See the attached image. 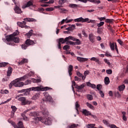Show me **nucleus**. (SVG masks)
I'll return each instance as SVG.
<instances>
[{
    "instance_id": "1",
    "label": "nucleus",
    "mask_w": 128,
    "mask_h": 128,
    "mask_svg": "<svg viewBox=\"0 0 128 128\" xmlns=\"http://www.w3.org/2000/svg\"><path fill=\"white\" fill-rule=\"evenodd\" d=\"M18 34H20V32L16 30L12 34L6 36L5 38H2V40L9 46H16L15 44H18L20 42V38L16 37V36H18Z\"/></svg>"
},
{
    "instance_id": "2",
    "label": "nucleus",
    "mask_w": 128,
    "mask_h": 128,
    "mask_svg": "<svg viewBox=\"0 0 128 128\" xmlns=\"http://www.w3.org/2000/svg\"><path fill=\"white\" fill-rule=\"evenodd\" d=\"M41 112L43 116H44V117H41L40 118V122L44 124H46V126H50L52 124V120L50 118L48 117H46V116L48 114V110L46 108H42Z\"/></svg>"
},
{
    "instance_id": "3",
    "label": "nucleus",
    "mask_w": 128,
    "mask_h": 128,
    "mask_svg": "<svg viewBox=\"0 0 128 128\" xmlns=\"http://www.w3.org/2000/svg\"><path fill=\"white\" fill-rule=\"evenodd\" d=\"M52 90V88L48 86L44 88L36 86L22 90H20V92H31V90H32L33 92H44V90Z\"/></svg>"
},
{
    "instance_id": "4",
    "label": "nucleus",
    "mask_w": 128,
    "mask_h": 128,
    "mask_svg": "<svg viewBox=\"0 0 128 128\" xmlns=\"http://www.w3.org/2000/svg\"><path fill=\"white\" fill-rule=\"evenodd\" d=\"M26 76H22L20 78H16L10 84H9V88H12V86L18 88H22V86H24V82H20L21 80H26Z\"/></svg>"
},
{
    "instance_id": "5",
    "label": "nucleus",
    "mask_w": 128,
    "mask_h": 128,
    "mask_svg": "<svg viewBox=\"0 0 128 128\" xmlns=\"http://www.w3.org/2000/svg\"><path fill=\"white\" fill-rule=\"evenodd\" d=\"M68 38H68V40L66 42V44H70L71 46H80L82 44V42L80 40L72 36H69Z\"/></svg>"
},
{
    "instance_id": "6",
    "label": "nucleus",
    "mask_w": 128,
    "mask_h": 128,
    "mask_svg": "<svg viewBox=\"0 0 128 128\" xmlns=\"http://www.w3.org/2000/svg\"><path fill=\"white\" fill-rule=\"evenodd\" d=\"M24 21H22V22H17V24L18 26H20V28H28V26H26V22H36V19L34 18H24Z\"/></svg>"
},
{
    "instance_id": "7",
    "label": "nucleus",
    "mask_w": 128,
    "mask_h": 128,
    "mask_svg": "<svg viewBox=\"0 0 128 128\" xmlns=\"http://www.w3.org/2000/svg\"><path fill=\"white\" fill-rule=\"evenodd\" d=\"M36 44V41L34 42L32 40L28 39L25 42V44L22 45V50H26V48H28V46H33V44Z\"/></svg>"
},
{
    "instance_id": "8",
    "label": "nucleus",
    "mask_w": 128,
    "mask_h": 128,
    "mask_svg": "<svg viewBox=\"0 0 128 128\" xmlns=\"http://www.w3.org/2000/svg\"><path fill=\"white\" fill-rule=\"evenodd\" d=\"M18 100H19V102H21L22 106H26V104H30V103L32 102L28 100H26V99L24 97L19 98H18Z\"/></svg>"
},
{
    "instance_id": "9",
    "label": "nucleus",
    "mask_w": 128,
    "mask_h": 128,
    "mask_svg": "<svg viewBox=\"0 0 128 128\" xmlns=\"http://www.w3.org/2000/svg\"><path fill=\"white\" fill-rule=\"evenodd\" d=\"M45 96V100L46 102H53L54 100H52V98L48 94L46 93L44 94Z\"/></svg>"
},
{
    "instance_id": "10",
    "label": "nucleus",
    "mask_w": 128,
    "mask_h": 128,
    "mask_svg": "<svg viewBox=\"0 0 128 128\" xmlns=\"http://www.w3.org/2000/svg\"><path fill=\"white\" fill-rule=\"evenodd\" d=\"M69 38H72L71 37H66L64 39V38H60L58 39V42L60 44H64L68 40Z\"/></svg>"
},
{
    "instance_id": "11",
    "label": "nucleus",
    "mask_w": 128,
    "mask_h": 128,
    "mask_svg": "<svg viewBox=\"0 0 128 128\" xmlns=\"http://www.w3.org/2000/svg\"><path fill=\"white\" fill-rule=\"evenodd\" d=\"M14 128H26L24 126V124L22 121H20L18 124H14Z\"/></svg>"
},
{
    "instance_id": "12",
    "label": "nucleus",
    "mask_w": 128,
    "mask_h": 128,
    "mask_svg": "<svg viewBox=\"0 0 128 128\" xmlns=\"http://www.w3.org/2000/svg\"><path fill=\"white\" fill-rule=\"evenodd\" d=\"M14 10L16 14H20L22 13V10L20 8V7L18 6V5L16 6L15 8H14Z\"/></svg>"
},
{
    "instance_id": "13",
    "label": "nucleus",
    "mask_w": 128,
    "mask_h": 128,
    "mask_svg": "<svg viewBox=\"0 0 128 128\" xmlns=\"http://www.w3.org/2000/svg\"><path fill=\"white\" fill-rule=\"evenodd\" d=\"M88 38L89 40L92 42V44H94V40H96V36H94V34H90L88 36Z\"/></svg>"
},
{
    "instance_id": "14",
    "label": "nucleus",
    "mask_w": 128,
    "mask_h": 128,
    "mask_svg": "<svg viewBox=\"0 0 128 128\" xmlns=\"http://www.w3.org/2000/svg\"><path fill=\"white\" fill-rule=\"evenodd\" d=\"M40 112L34 111L31 112L29 115L30 116H40Z\"/></svg>"
},
{
    "instance_id": "15",
    "label": "nucleus",
    "mask_w": 128,
    "mask_h": 128,
    "mask_svg": "<svg viewBox=\"0 0 128 128\" xmlns=\"http://www.w3.org/2000/svg\"><path fill=\"white\" fill-rule=\"evenodd\" d=\"M77 60L78 62H88V58H84L82 57H77Z\"/></svg>"
},
{
    "instance_id": "16",
    "label": "nucleus",
    "mask_w": 128,
    "mask_h": 128,
    "mask_svg": "<svg viewBox=\"0 0 128 128\" xmlns=\"http://www.w3.org/2000/svg\"><path fill=\"white\" fill-rule=\"evenodd\" d=\"M82 113L84 114V116H86L91 115L90 112L86 109H84L82 110Z\"/></svg>"
},
{
    "instance_id": "17",
    "label": "nucleus",
    "mask_w": 128,
    "mask_h": 128,
    "mask_svg": "<svg viewBox=\"0 0 128 128\" xmlns=\"http://www.w3.org/2000/svg\"><path fill=\"white\" fill-rule=\"evenodd\" d=\"M73 70H74V66L72 65H70L68 68V72L70 76L72 74V72Z\"/></svg>"
},
{
    "instance_id": "18",
    "label": "nucleus",
    "mask_w": 128,
    "mask_h": 128,
    "mask_svg": "<svg viewBox=\"0 0 128 128\" xmlns=\"http://www.w3.org/2000/svg\"><path fill=\"white\" fill-rule=\"evenodd\" d=\"M28 60L26 58H23L20 62H18V66H22L24 64H28Z\"/></svg>"
},
{
    "instance_id": "19",
    "label": "nucleus",
    "mask_w": 128,
    "mask_h": 128,
    "mask_svg": "<svg viewBox=\"0 0 128 128\" xmlns=\"http://www.w3.org/2000/svg\"><path fill=\"white\" fill-rule=\"evenodd\" d=\"M12 72V68L11 66L8 68V70L7 72V76H10Z\"/></svg>"
},
{
    "instance_id": "20",
    "label": "nucleus",
    "mask_w": 128,
    "mask_h": 128,
    "mask_svg": "<svg viewBox=\"0 0 128 128\" xmlns=\"http://www.w3.org/2000/svg\"><path fill=\"white\" fill-rule=\"evenodd\" d=\"M86 86V84H82L80 86L76 85L75 88H77V90H84V88Z\"/></svg>"
},
{
    "instance_id": "21",
    "label": "nucleus",
    "mask_w": 128,
    "mask_h": 128,
    "mask_svg": "<svg viewBox=\"0 0 128 128\" xmlns=\"http://www.w3.org/2000/svg\"><path fill=\"white\" fill-rule=\"evenodd\" d=\"M76 75L79 76V78H82V80H86V76H84L82 75V74H81L80 72H78V71H76Z\"/></svg>"
},
{
    "instance_id": "22",
    "label": "nucleus",
    "mask_w": 128,
    "mask_h": 128,
    "mask_svg": "<svg viewBox=\"0 0 128 128\" xmlns=\"http://www.w3.org/2000/svg\"><path fill=\"white\" fill-rule=\"evenodd\" d=\"M32 1H29L22 8H28V6H32Z\"/></svg>"
},
{
    "instance_id": "23",
    "label": "nucleus",
    "mask_w": 128,
    "mask_h": 128,
    "mask_svg": "<svg viewBox=\"0 0 128 128\" xmlns=\"http://www.w3.org/2000/svg\"><path fill=\"white\" fill-rule=\"evenodd\" d=\"M69 7L71 8H78V5L76 4H69Z\"/></svg>"
},
{
    "instance_id": "24",
    "label": "nucleus",
    "mask_w": 128,
    "mask_h": 128,
    "mask_svg": "<svg viewBox=\"0 0 128 128\" xmlns=\"http://www.w3.org/2000/svg\"><path fill=\"white\" fill-rule=\"evenodd\" d=\"M86 84L88 86H90L92 88H96V86L94 84H90V82H88L86 83Z\"/></svg>"
},
{
    "instance_id": "25",
    "label": "nucleus",
    "mask_w": 128,
    "mask_h": 128,
    "mask_svg": "<svg viewBox=\"0 0 128 128\" xmlns=\"http://www.w3.org/2000/svg\"><path fill=\"white\" fill-rule=\"evenodd\" d=\"M124 88H126V86L124 84H122L118 86L119 92H122Z\"/></svg>"
},
{
    "instance_id": "26",
    "label": "nucleus",
    "mask_w": 128,
    "mask_h": 128,
    "mask_svg": "<svg viewBox=\"0 0 128 128\" xmlns=\"http://www.w3.org/2000/svg\"><path fill=\"white\" fill-rule=\"evenodd\" d=\"M78 124H72L68 126L67 128H76L78 127Z\"/></svg>"
},
{
    "instance_id": "27",
    "label": "nucleus",
    "mask_w": 128,
    "mask_h": 128,
    "mask_svg": "<svg viewBox=\"0 0 128 128\" xmlns=\"http://www.w3.org/2000/svg\"><path fill=\"white\" fill-rule=\"evenodd\" d=\"M82 20H84V18L80 17L78 18L74 19V22H82Z\"/></svg>"
},
{
    "instance_id": "28",
    "label": "nucleus",
    "mask_w": 128,
    "mask_h": 128,
    "mask_svg": "<svg viewBox=\"0 0 128 128\" xmlns=\"http://www.w3.org/2000/svg\"><path fill=\"white\" fill-rule=\"evenodd\" d=\"M8 64V62H0V68H4V66H6Z\"/></svg>"
},
{
    "instance_id": "29",
    "label": "nucleus",
    "mask_w": 128,
    "mask_h": 128,
    "mask_svg": "<svg viewBox=\"0 0 128 128\" xmlns=\"http://www.w3.org/2000/svg\"><path fill=\"white\" fill-rule=\"evenodd\" d=\"M80 104H78V102H76V110L77 112V114H79V112H78V108H80Z\"/></svg>"
},
{
    "instance_id": "30",
    "label": "nucleus",
    "mask_w": 128,
    "mask_h": 128,
    "mask_svg": "<svg viewBox=\"0 0 128 128\" xmlns=\"http://www.w3.org/2000/svg\"><path fill=\"white\" fill-rule=\"evenodd\" d=\"M88 2H94V4H98L100 3V0H88Z\"/></svg>"
},
{
    "instance_id": "31",
    "label": "nucleus",
    "mask_w": 128,
    "mask_h": 128,
    "mask_svg": "<svg viewBox=\"0 0 128 128\" xmlns=\"http://www.w3.org/2000/svg\"><path fill=\"white\" fill-rule=\"evenodd\" d=\"M38 98H40V94H36L32 97V100H38Z\"/></svg>"
},
{
    "instance_id": "32",
    "label": "nucleus",
    "mask_w": 128,
    "mask_h": 128,
    "mask_svg": "<svg viewBox=\"0 0 128 128\" xmlns=\"http://www.w3.org/2000/svg\"><path fill=\"white\" fill-rule=\"evenodd\" d=\"M32 82H34L36 84H38V82H42V80H40V79L32 78Z\"/></svg>"
},
{
    "instance_id": "33",
    "label": "nucleus",
    "mask_w": 128,
    "mask_h": 128,
    "mask_svg": "<svg viewBox=\"0 0 128 128\" xmlns=\"http://www.w3.org/2000/svg\"><path fill=\"white\" fill-rule=\"evenodd\" d=\"M86 106H87L89 108L94 110V106H92V104H90L89 102H86Z\"/></svg>"
},
{
    "instance_id": "34",
    "label": "nucleus",
    "mask_w": 128,
    "mask_h": 128,
    "mask_svg": "<svg viewBox=\"0 0 128 128\" xmlns=\"http://www.w3.org/2000/svg\"><path fill=\"white\" fill-rule=\"evenodd\" d=\"M11 108L12 109V114L14 116V112H16V110H18V108H16V106H12Z\"/></svg>"
},
{
    "instance_id": "35",
    "label": "nucleus",
    "mask_w": 128,
    "mask_h": 128,
    "mask_svg": "<svg viewBox=\"0 0 128 128\" xmlns=\"http://www.w3.org/2000/svg\"><path fill=\"white\" fill-rule=\"evenodd\" d=\"M110 46L111 50H114V46H116V45H114V43L110 42Z\"/></svg>"
},
{
    "instance_id": "36",
    "label": "nucleus",
    "mask_w": 128,
    "mask_h": 128,
    "mask_svg": "<svg viewBox=\"0 0 128 128\" xmlns=\"http://www.w3.org/2000/svg\"><path fill=\"white\" fill-rule=\"evenodd\" d=\"M66 0H58V4L60 6H62V4H66Z\"/></svg>"
},
{
    "instance_id": "37",
    "label": "nucleus",
    "mask_w": 128,
    "mask_h": 128,
    "mask_svg": "<svg viewBox=\"0 0 128 128\" xmlns=\"http://www.w3.org/2000/svg\"><path fill=\"white\" fill-rule=\"evenodd\" d=\"M110 78H108V77H106L104 78L105 84H110Z\"/></svg>"
},
{
    "instance_id": "38",
    "label": "nucleus",
    "mask_w": 128,
    "mask_h": 128,
    "mask_svg": "<svg viewBox=\"0 0 128 128\" xmlns=\"http://www.w3.org/2000/svg\"><path fill=\"white\" fill-rule=\"evenodd\" d=\"M32 84V81L28 80L24 83V86H27L28 84Z\"/></svg>"
},
{
    "instance_id": "39",
    "label": "nucleus",
    "mask_w": 128,
    "mask_h": 128,
    "mask_svg": "<svg viewBox=\"0 0 128 128\" xmlns=\"http://www.w3.org/2000/svg\"><path fill=\"white\" fill-rule=\"evenodd\" d=\"M26 36L28 38H30V36H32V30L29 31V32L26 34Z\"/></svg>"
},
{
    "instance_id": "40",
    "label": "nucleus",
    "mask_w": 128,
    "mask_h": 128,
    "mask_svg": "<svg viewBox=\"0 0 128 128\" xmlns=\"http://www.w3.org/2000/svg\"><path fill=\"white\" fill-rule=\"evenodd\" d=\"M112 20H114L112 19H106L105 22H106V24H112Z\"/></svg>"
},
{
    "instance_id": "41",
    "label": "nucleus",
    "mask_w": 128,
    "mask_h": 128,
    "mask_svg": "<svg viewBox=\"0 0 128 128\" xmlns=\"http://www.w3.org/2000/svg\"><path fill=\"white\" fill-rule=\"evenodd\" d=\"M119 44H120V46H124V42H122V40L120 39H118L117 40Z\"/></svg>"
},
{
    "instance_id": "42",
    "label": "nucleus",
    "mask_w": 128,
    "mask_h": 128,
    "mask_svg": "<svg viewBox=\"0 0 128 128\" xmlns=\"http://www.w3.org/2000/svg\"><path fill=\"white\" fill-rule=\"evenodd\" d=\"M104 22H100V23H99L97 24V26H98V28H100V26H104Z\"/></svg>"
},
{
    "instance_id": "43",
    "label": "nucleus",
    "mask_w": 128,
    "mask_h": 128,
    "mask_svg": "<svg viewBox=\"0 0 128 128\" xmlns=\"http://www.w3.org/2000/svg\"><path fill=\"white\" fill-rule=\"evenodd\" d=\"M103 122L104 124H106V126H109L111 128L112 124L110 125V123H108V122L106 121V120H103Z\"/></svg>"
},
{
    "instance_id": "44",
    "label": "nucleus",
    "mask_w": 128,
    "mask_h": 128,
    "mask_svg": "<svg viewBox=\"0 0 128 128\" xmlns=\"http://www.w3.org/2000/svg\"><path fill=\"white\" fill-rule=\"evenodd\" d=\"M10 100H12V98H10L9 99H8L6 101L2 102L0 104H7V102H10Z\"/></svg>"
},
{
    "instance_id": "45",
    "label": "nucleus",
    "mask_w": 128,
    "mask_h": 128,
    "mask_svg": "<svg viewBox=\"0 0 128 128\" xmlns=\"http://www.w3.org/2000/svg\"><path fill=\"white\" fill-rule=\"evenodd\" d=\"M70 46L68 45H66L63 47V50H70Z\"/></svg>"
},
{
    "instance_id": "46",
    "label": "nucleus",
    "mask_w": 128,
    "mask_h": 128,
    "mask_svg": "<svg viewBox=\"0 0 128 128\" xmlns=\"http://www.w3.org/2000/svg\"><path fill=\"white\" fill-rule=\"evenodd\" d=\"M0 94H8V90H0Z\"/></svg>"
},
{
    "instance_id": "47",
    "label": "nucleus",
    "mask_w": 128,
    "mask_h": 128,
    "mask_svg": "<svg viewBox=\"0 0 128 128\" xmlns=\"http://www.w3.org/2000/svg\"><path fill=\"white\" fill-rule=\"evenodd\" d=\"M87 98L88 100H92V96L90 94L87 95Z\"/></svg>"
},
{
    "instance_id": "48",
    "label": "nucleus",
    "mask_w": 128,
    "mask_h": 128,
    "mask_svg": "<svg viewBox=\"0 0 128 128\" xmlns=\"http://www.w3.org/2000/svg\"><path fill=\"white\" fill-rule=\"evenodd\" d=\"M99 94L100 95L101 98L104 97V92L102 91V90H99Z\"/></svg>"
},
{
    "instance_id": "49",
    "label": "nucleus",
    "mask_w": 128,
    "mask_h": 128,
    "mask_svg": "<svg viewBox=\"0 0 128 128\" xmlns=\"http://www.w3.org/2000/svg\"><path fill=\"white\" fill-rule=\"evenodd\" d=\"M46 12H52V10H54V8H46Z\"/></svg>"
},
{
    "instance_id": "50",
    "label": "nucleus",
    "mask_w": 128,
    "mask_h": 128,
    "mask_svg": "<svg viewBox=\"0 0 128 128\" xmlns=\"http://www.w3.org/2000/svg\"><path fill=\"white\" fill-rule=\"evenodd\" d=\"M76 86V82L72 81V87L73 92H74V86Z\"/></svg>"
},
{
    "instance_id": "51",
    "label": "nucleus",
    "mask_w": 128,
    "mask_h": 128,
    "mask_svg": "<svg viewBox=\"0 0 128 128\" xmlns=\"http://www.w3.org/2000/svg\"><path fill=\"white\" fill-rule=\"evenodd\" d=\"M60 12H68V10L65 8H60Z\"/></svg>"
},
{
    "instance_id": "52",
    "label": "nucleus",
    "mask_w": 128,
    "mask_h": 128,
    "mask_svg": "<svg viewBox=\"0 0 128 128\" xmlns=\"http://www.w3.org/2000/svg\"><path fill=\"white\" fill-rule=\"evenodd\" d=\"M106 72L108 74H112V70L109 69L106 70Z\"/></svg>"
},
{
    "instance_id": "53",
    "label": "nucleus",
    "mask_w": 128,
    "mask_h": 128,
    "mask_svg": "<svg viewBox=\"0 0 128 128\" xmlns=\"http://www.w3.org/2000/svg\"><path fill=\"white\" fill-rule=\"evenodd\" d=\"M98 19L99 20H100V22H102L104 20H106L105 17H101V18L98 17Z\"/></svg>"
},
{
    "instance_id": "54",
    "label": "nucleus",
    "mask_w": 128,
    "mask_h": 128,
    "mask_svg": "<svg viewBox=\"0 0 128 128\" xmlns=\"http://www.w3.org/2000/svg\"><path fill=\"white\" fill-rule=\"evenodd\" d=\"M88 20H90L88 18H83V20H82V22H88Z\"/></svg>"
},
{
    "instance_id": "55",
    "label": "nucleus",
    "mask_w": 128,
    "mask_h": 128,
    "mask_svg": "<svg viewBox=\"0 0 128 128\" xmlns=\"http://www.w3.org/2000/svg\"><path fill=\"white\" fill-rule=\"evenodd\" d=\"M104 62H106V64H107L108 66H110V61H108V60L107 59H104Z\"/></svg>"
},
{
    "instance_id": "56",
    "label": "nucleus",
    "mask_w": 128,
    "mask_h": 128,
    "mask_svg": "<svg viewBox=\"0 0 128 128\" xmlns=\"http://www.w3.org/2000/svg\"><path fill=\"white\" fill-rule=\"evenodd\" d=\"M54 0H50L49 2H45L44 4H54Z\"/></svg>"
},
{
    "instance_id": "57",
    "label": "nucleus",
    "mask_w": 128,
    "mask_h": 128,
    "mask_svg": "<svg viewBox=\"0 0 128 128\" xmlns=\"http://www.w3.org/2000/svg\"><path fill=\"white\" fill-rule=\"evenodd\" d=\"M116 96H117V98H120V94L118 92H117L115 93Z\"/></svg>"
},
{
    "instance_id": "58",
    "label": "nucleus",
    "mask_w": 128,
    "mask_h": 128,
    "mask_svg": "<svg viewBox=\"0 0 128 128\" xmlns=\"http://www.w3.org/2000/svg\"><path fill=\"white\" fill-rule=\"evenodd\" d=\"M97 32L99 34H102V30L100 29V28H98V29H97Z\"/></svg>"
},
{
    "instance_id": "59",
    "label": "nucleus",
    "mask_w": 128,
    "mask_h": 128,
    "mask_svg": "<svg viewBox=\"0 0 128 128\" xmlns=\"http://www.w3.org/2000/svg\"><path fill=\"white\" fill-rule=\"evenodd\" d=\"M90 74V71L88 70H86L84 72V76L86 78V76Z\"/></svg>"
},
{
    "instance_id": "60",
    "label": "nucleus",
    "mask_w": 128,
    "mask_h": 128,
    "mask_svg": "<svg viewBox=\"0 0 128 128\" xmlns=\"http://www.w3.org/2000/svg\"><path fill=\"white\" fill-rule=\"evenodd\" d=\"M115 50L118 54V45H116V44H115Z\"/></svg>"
},
{
    "instance_id": "61",
    "label": "nucleus",
    "mask_w": 128,
    "mask_h": 128,
    "mask_svg": "<svg viewBox=\"0 0 128 128\" xmlns=\"http://www.w3.org/2000/svg\"><path fill=\"white\" fill-rule=\"evenodd\" d=\"M95 62H97V64H100V61L99 58H96Z\"/></svg>"
},
{
    "instance_id": "62",
    "label": "nucleus",
    "mask_w": 128,
    "mask_h": 128,
    "mask_svg": "<svg viewBox=\"0 0 128 128\" xmlns=\"http://www.w3.org/2000/svg\"><path fill=\"white\" fill-rule=\"evenodd\" d=\"M82 34L84 35L85 38H88V34H86V32H84V30L82 31Z\"/></svg>"
},
{
    "instance_id": "63",
    "label": "nucleus",
    "mask_w": 128,
    "mask_h": 128,
    "mask_svg": "<svg viewBox=\"0 0 128 128\" xmlns=\"http://www.w3.org/2000/svg\"><path fill=\"white\" fill-rule=\"evenodd\" d=\"M38 12H44V9L42 8H39L38 9Z\"/></svg>"
},
{
    "instance_id": "64",
    "label": "nucleus",
    "mask_w": 128,
    "mask_h": 128,
    "mask_svg": "<svg viewBox=\"0 0 128 128\" xmlns=\"http://www.w3.org/2000/svg\"><path fill=\"white\" fill-rule=\"evenodd\" d=\"M105 54L106 56H112V55H110V53L108 52H106Z\"/></svg>"
}]
</instances>
